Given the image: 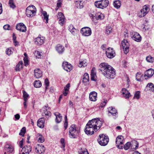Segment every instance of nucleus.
Instances as JSON below:
<instances>
[{
	"mask_svg": "<svg viewBox=\"0 0 154 154\" xmlns=\"http://www.w3.org/2000/svg\"><path fill=\"white\" fill-rule=\"evenodd\" d=\"M139 145L138 142L136 140H134L132 141V143L131 144V148L132 150H136L138 148Z\"/></svg>",
	"mask_w": 154,
	"mask_h": 154,
	"instance_id": "obj_24",
	"label": "nucleus"
},
{
	"mask_svg": "<svg viewBox=\"0 0 154 154\" xmlns=\"http://www.w3.org/2000/svg\"><path fill=\"white\" fill-rule=\"evenodd\" d=\"M140 92L139 91H138L136 92L134 96V98H136V99H138L140 97Z\"/></svg>",
	"mask_w": 154,
	"mask_h": 154,
	"instance_id": "obj_52",
	"label": "nucleus"
},
{
	"mask_svg": "<svg viewBox=\"0 0 154 154\" xmlns=\"http://www.w3.org/2000/svg\"><path fill=\"white\" fill-rule=\"evenodd\" d=\"M146 59L148 62L152 63L154 61V58L151 56H148L146 57Z\"/></svg>",
	"mask_w": 154,
	"mask_h": 154,
	"instance_id": "obj_46",
	"label": "nucleus"
},
{
	"mask_svg": "<svg viewBox=\"0 0 154 154\" xmlns=\"http://www.w3.org/2000/svg\"><path fill=\"white\" fill-rule=\"evenodd\" d=\"M9 4L10 7L12 8H14L15 7L13 0H9Z\"/></svg>",
	"mask_w": 154,
	"mask_h": 154,
	"instance_id": "obj_47",
	"label": "nucleus"
},
{
	"mask_svg": "<svg viewBox=\"0 0 154 154\" xmlns=\"http://www.w3.org/2000/svg\"><path fill=\"white\" fill-rule=\"evenodd\" d=\"M107 100H104L103 102L101 103L100 104V107L102 108H103L106 105V103Z\"/></svg>",
	"mask_w": 154,
	"mask_h": 154,
	"instance_id": "obj_57",
	"label": "nucleus"
},
{
	"mask_svg": "<svg viewBox=\"0 0 154 154\" xmlns=\"http://www.w3.org/2000/svg\"><path fill=\"white\" fill-rule=\"evenodd\" d=\"M44 119H40L37 121V125L39 127L42 128L44 127Z\"/></svg>",
	"mask_w": 154,
	"mask_h": 154,
	"instance_id": "obj_28",
	"label": "nucleus"
},
{
	"mask_svg": "<svg viewBox=\"0 0 154 154\" xmlns=\"http://www.w3.org/2000/svg\"><path fill=\"white\" fill-rule=\"evenodd\" d=\"M113 5L114 7L116 8H119L121 5V3L120 1L116 0L114 1Z\"/></svg>",
	"mask_w": 154,
	"mask_h": 154,
	"instance_id": "obj_34",
	"label": "nucleus"
},
{
	"mask_svg": "<svg viewBox=\"0 0 154 154\" xmlns=\"http://www.w3.org/2000/svg\"><path fill=\"white\" fill-rule=\"evenodd\" d=\"M56 50L60 54H62L64 51V48L62 45L60 44L57 45L56 47Z\"/></svg>",
	"mask_w": 154,
	"mask_h": 154,
	"instance_id": "obj_23",
	"label": "nucleus"
},
{
	"mask_svg": "<svg viewBox=\"0 0 154 154\" xmlns=\"http://www.w3.org/2000/svg\"><path fill=\"white\" fill-rule=\"evenodd\" d=\"M96 76V75H92L91 76V80L92 81H95V77Z\"/></svg>",
	"mask_w": 154,
	"mask_h": 154,
	"instance_id": "obj_63",
	"label": "nucleus"
},
{
	"mask_svg": "<svg viewBox=\"0 0 154 154\" xmlns=\"http://www.w3.org/2000/svg\"><path fill=\"white\" fill-rule=\"evenodd\" d=\"M23 105L24 106V107L25 109H26L27 107V100H24Z\"/></svg>",
	"mask_w": 154,
	"mask_h": 154,
	"instance_id": "obj_59",
	"label": "nucleus"
},
{
	"mask_svg": "<svg viewBox=\"0 0 154 154\" xmlns=\"http://www.w3.org/2000/svg\"><path fill=\"white\" fill-rule=\"evenodd\" d=\"M87 65L86 60H81L80 61V63L79 64V66L80 67H84Z\"/></svg>",
	"mask_w": 154,
	"mask_h": 154,
	"instance_id": "obj_35",
	"label": "nucleus"
},
{
	"mask_svg": "<svg viewBox=\"0 0 154 154\" xmlns=\"http://www.w3.org/2000/svg\"><path fill=\"white\" fill-rule=\"evenodd\" d=\"M35 152L39 154L42 153L44 152L45 151V148L44 146L41 145V146L38 145V146L35 149Z\"/></svg>",
	"mask_w": 154,
	"mask_h": 154,
	"instance_id": "obj_19",
	"label": "nucleus"
},
{
	"mask_svg": "<svg viewBox=\"0 0 154 154\" xmlns=\"http://www.w3.org/2000/svg\"><path fill=\"white\" fill-rule=\"evenodd\" d=\"M5 150L6 152H4V154H6V152L8 153H12L14 151V148L10 144H6L5 146Z\"/></svg>",
	"mask_w": 154,
	"mask_h": 154,
	"instance_id": "obj_14",
	"label": "nucleus"
},
{
	"mask_svg": "<svg viewBox=\"0 0 154 154\" xmlns=\"http://www.w3.org/2000/svg\"><path fill=\"white\" fill-rule=\"evenodd\" d=\"M108 109L109 113H111L113 116H116L118 114L117 110L112 106L109 107Z\"/></svg>",
	"mask_w": 154,
	"mask_h": 154,
	"instance_id": "obj_21",
	"label": "nucleus"
},
{
	"mask_svg": "<svg viewBox=\"0 0 154 154\" xmlns=\"http://www.w3.org/2000/svg\"><path fill=\"white\" fill-rule=\"evenodd\" d=\"M16 29L22 32H25L26 31V28L25 25L22 23L17 24L16 26Z\"/></svg>",
	"mask_w": 154,
	"mask_h": 154,
	"instance_id": "obj_12",
	"label": "nucleus"
},
{
	"mask_svg": "<svg viewBox=\"0 0 154 154\" xmlns=\"http://www.w3.org/2000/svg\"><path fill=\"white\" fill-rule=\"evenodd\" d=\"M54 115L56 117L55 119L56 122L57 123H59L61 121L62 117L60 113L59 112L54 113Z\"/></svg>",
	"mask_w": 154,
	"mask_h": 154,
	"instance_id": "obj_26",
	"label": "nucleus"
},
{
	"mask_svg": "<svg viewBox=\"0 0 154 154\" xmlns=\"http://www.w3.org/2000/svg\"><path fill=\"white\" fill-rule=\"evenodd\" d=\"M99 70L104 76L109 79H113L116 75L115 70L111 66L105 63H101L99 66Z\"/></svg>",
	"mask_w": 154,
	"mask_h": 154,
	"instance_id": "obj_2",
	"label": "nucleus"
},
{
	"mask_svg": "<svg viewBox=\"0 0 154 154\" xmlns=\"http://www.w3.org/2000/svg\"><path fill=\"white\" fill-rule=\"evenodd\" d=\"M3 28L5 30H10V26L8 24L5 25L4 26Z\"/></svg>",
	"mask_w": 154,
	"mask_h": 154,
	"instance_id": "obj_55",
	"label": "nucleus"
},
{
	"mask_svg": "<svg viewBox=\"0 0 154 154\" xmlns=\"http://www.w3.org/2000/svg\"><path fill=\"white\" fill-rule=\"evenodd\" d=\"M69 30L74 35H75V32L77 31L72 25H70L69 26Z\"/></svg>",
	"mask_w": 154,
	"mask_h": 154,
	"instance_id": "obj_32",
	"label": "nucleus"
},
{
	"mask_svg": "<svg viewBox=\"0 0 154 154\" xmlns=\"http://www.w3.org/2000/svg\"><path fill=\"white\" fill-rule=\"evenodd\" d=\"M23 140L22 139L19 142V146L20 148H22L23 144Z\"/></svg>",
	"mask_w": 154,
	"mask_h": 154,
	"instance_id": "obj_58",
	"label": "nucleus"
},
{
	"mask_svg": "<svg viewBox=\"0 0 154 154\" xmlns=\"http://www.w3.org/2000/svg\"><path fill=\"white\" fill-rule=\"evenodd\" d=\"M48 106H45L42 108V110L43 112V114H44L45 115H48V111H47V107Z\"/></svg>",
	"mask_w": 154,
	"mask_h": 154,
	"instance_id": "obj_51",
	"label": "nucleus"
},
{
	"mask_svg": "<svg viewBox=\"0 0 154 154\" xmlns=\"http://www.w3.org/2000/svg\"><path fill=\"white\" fill-rule=\"evenodd\" d=\"M146 87H149L150 88L149 90H151L152 91H154V85L152 83H150L148 84Z\"/></svg>",
	"mask_w": 154,
	"mask_h": 154,
	"instance_id": "obj_41",
	"label": "nucleus"
},
{
	"mask_svg": "<svg viewBox=\"0 0 154 154\" xmlns=\"http://www.w3.org/2000/svg\"><path fill=\"white\" fill-rule=\"evenodd\" d=\"M13 42L15 46L18 45L19 44L18 42L16 40L13 41Z\"/></svg>",
	"mask_w": 154,
	"mask_h": 154,
	"instance_id": "obj_64",
	"label": "nucleus"
},
{
	"mask_svg": "<svg viewBox=\"0 0 154 154\" xmlns=\"http://www.w3.org/2000/svg\"><path fill=\"white\" fill-rule=\"evenodd\" d=\"M146 74L148 77H151L154 74V71L152 69H149L146 71Z\"/></svg>",
	"mask_w": 154,
	"mask_h": 154,
	"instance_id": "obj_31",
	"label": "nucleus"
},
{
	"mask_svg": "<svg viewBox=\"0 0 154 154\" xmlns=\"http://www.w3.org/2000/svg\"><path fill=\"white\" fill-rule=\"evenodd\" d=\"M131 143L130 142H128L125 145L124 149L125 150L131 148Z\"/></svg>",
	"mask_w": 154,
	"mask_h": 154,
	"instance_id": "obj_43",
	"label": "nucleus"
},
{
	"mask_svg": "<svg viewBox=\"0 0 154 154\" xmlns=\"http://www.w3.org/2000/svg\"><path fill=\"white\" fill-rule=\"evenodd\" d=\"M123 49L125 54H127L129 51V44L127 40H123L122 43Z\"/></svg>",
	"mask_w": 154,
	"mask_h": 154,
	"instance_id": "obj_10",
	"label": "nucleus"
},
{
	"mask_svg": "<svg viewBox=\"0 0 154 154\" xmlns=\"http://www.w3.org/2000/svg\"><path fill=\"white\" fill-rule=\"evenodd\" d=\"M13 49L11 48H8L6 51V53L7 54L10 55L12 54L13 53Z\"/></svg>",
	"mask_w": 154,
	"mask_h": 154,
	"instance_id": "obj_42",
	"label": "nucleus"
},
{
	"mask_svg": "<svg viewBox=\"0 0 154 154\" xmlns=\"http://www.w3.org/2000/svg\"><path fill=\"white\" fill-rule=\"evenodd\" d=\"M149 11V8L148 5H146L143 6V9L140 11L141 16L143 17L145 16Z\"/></svg>",
	"mask_w": 154,
	"mask_h": 154,
	"instance_id": "obj_18",
	"label": "nucleus"
},
{
	"mask_svg": "<svg viewBox=\"0 0 154 154\" xmlns=\"http://www.w3.org/2000/svg\"><path fill=\"white\" fill-rule=\"evenodd\" d=\"M78 153L79 154H89L87 149L85 148H81V149H79Z\"/></svg>",
	"mask_w": 154,
	"mask_h": 154,
	"instance_id": "obj_37",
	"label": "nucleus"
},
{
	"mask_svg": "<svg viewBox=\"0 0 154 154\" xmlns=\"http://www.w3.org/2000/svg\"><path fill=\"white\" fill-rule=\"evenodd\" d=\"M57 17L58 19V23L61 26H63L65 23V17L64 15L61 12H58Z\"/></svg>",
	"mask_w": 154,
	"mask_h": 154,
	"instance_id": "obj_11",
	"label": "nucleus"
},
{
	"mask_svg": "<svg viewBox=\"0 0 154 154\" xmlns=\"http://www.w3.org/2000/svg\"><path fill=\"white\" fill-rule=\"evenodd\" d=\"M80 32L83 35L85 36H89L92 33L91 29L88 27L82 28L81 29Z\"/></svg>",
	"mask_w": 154,
	"mask_h": 154,
	"instance_id": "obj_7",
	"label": "nucleus"
},
{
	"mask_svg": "<svg viewBox=\"0 0 154 154\" xmlns=\"http://www.w3.org/2000/svg\"><path fill=\"white\" fill-rule=\"evenodd\" d=\"M34 75L36 78L38 79L42 77V72L39 69H36L34 70Z\"/></svg>",
	"mask_w": 154,
	"mask_h": 154,
	"instance_id": "obj_20",
	"label": "nucleus"
},
{
	"mask_svg": "<svg viewBox=\"0 0 154 154\" xmlns=\"http://www.w3.org/2000/svg\"><path fill=\"white\" fill-rule=\"evenodd\" d=\"M35 7L33 5H30L28 6L26 9V14L28 17H32L36 13Z\"/></svg>",
	"mask_w": 154,
	"mask_h": 154,
	"instance_id": "obj_6",
	"label": "nucleus"
},
{
	"mask_svg": "<svg viewBox=\"0 0 154 154\" xmlns=\"http://www.w3.org/2000/svg\"><path fill=\"white\" fill-rule=\"evenodd\" d=\"M131 33V35H133L132 38L134 40L138 42H140L141 40V38L138 33L133 32Z\"/></svg>",
	"mask_w": 154,
	"mask_h": 154,
	"instance_id": "obj_13",
	"label": "nucleus"
},
{
	"mask_svg": "<svg viewBox=\"0 0 154 154\" xmlns=\"http://www.w3.org/2000/svg\"><path fill=\"white\" fill-rule=\"evenodd\" d=\"M68 125V123L67 121V118L66 116L65 117V122L64 124V127L65 129H66L67 128Z\"/></svg>",
	"mask_w": 154,
	"mask_h": 154,
	"instance_id": "obj_49",
	"label": "nucleus"
},
{
	"mask_svg": "<svg viewBox=\"0 0 154 154\" xmlns=\"http://www.w3.org/2000/svg\"><path fill=\"white\" fill-rule=\"evenodd\" d=\"M23 97L24 100H28L29 97V94L24 90L23 91Z\"/></svg>",
	"mask_w": 154,
	"mask_h": 154,
	"instance_id": "obj_39",
	"label": "nucleus"
},
{
	"mask_svg": "<svg viewBox=\"0 0 154 154\" xmlns=\"http://www.w3.org/2000/svg\"><path fill=\"white\" fill-rule=\"evenodd\" d=\"M122 95L125 97V98H128L130 96V93L125 88H123L122 90Z\"/></svg>",
	"mask_w": 154,
	"mask_h": 154,
	"instance_id": "obj_25",
	"label": "nucleus"
},
{
	"mask_svg": "<svg viewBox=\"0 0 154 154\" xmlns=\"http://www.w3.org/2000/svg\"><path fill=\"white\" fill-rule=\"evenodd\" d=\"M97 93L95 91L91 92L89 94V99L90 100L95 101L96 100Z\"/></svg>",
	"mask_w": 154,
	"mask_h": 154,
	"instance_id": "obj_22",
	"label": "nucleus"
},
{
	"mask_svg": "<svg viewBox=\"0 0 154 154\" xmlns=\"http://www.w3.org/2000/svg\"><path fill=\"white\" fill-rule=\"evenodd\" d=\"M97 140L100 145L105 146L107 144L109 141V139L108 136H106L103 134H101L99 135Z\"/></svg>",
	"mask_w": 154,
	"mask_h": 154,
	"instance_id": "obj_5",
	"label": "nucleus"
},
{
	"mask_svg": "<svg viewBox=\"0 0 154 154\" xmlns=\"http://www.w3.org/2000/svg\"><path fill=\"white\" fill-rule=\"evenodd\" d=\"M68 91H68V90L66 91L65 90H64V91H63V95L64 96H66L68 94Z\"/></svg>",
	"mask_w": 154,
	"mask_h": 154,
	"instance_id": "obj_62",
	"label": "nucleus"
},
{
	"mask_svg": "<svg viewBox=\"0 0 154 154\" xmlns=\"http://www.w3.org/2000/svg\"><path fill=\"white\" fill-rule=\"evenodd\" d=\"M63 69L67 72H70L72 69V66L70 64L66 62H63L62 64Z\"/></svg>",
	"mask_w": 154,
	"mask_h": 154,
	"instance_id": "obj_16",
	"label": "nucleus"
},
{
	"mask_svg": "<svg viewBox=\"0 0 154 154\" xmlns=\"http://www.w3.org/2000/svg\"><path fill=\"white\" fill-rule=\"evenodd\" d=\"M106 54V56L109 58H112L116 55L115 51L112 48H109L107 49Z\"/></svg>",
	"mask_w": 154,
	"mask_h": 154,
	"instance_id": "obj_9",
	"label": "nucleus"
},
{
	"mask_svg": "<svg viewBox=\"0 0 154 154\" xmlns=\"http://www.w3.org/2000/svg\"><path fill=\"white\" fill-rule=\"evenodd\" d=\"M37 138L38 142L42 143L44 141V139L42 136L39 134H37Z\"/></svg>",
	"mask_w": 154,
	"mask_h": 154,
	"instance_id": "obj_38",
	"label": "nucleus"
},
{
	"mask_svg": "<svg viewBox=\"0 0 154 154\" xmlns=\"http://www.w3.org/2000/svg\"><path fill=\"white\" fill-rule=\"evenodd\" d=\"M23 60L24 63V65L25 66H27L28 65V60L27 57H25L23 58Z\"/></svg>",
	"mask_w": 154,
	"mask_h": 154,
	"instance_id": "obj_54",
	"label": "nucleus"
},
{
	"mask_svg": "<svg viewBox=\"0 0 154 154\" xmlns=\"http://www.w3.org/2000/svg\"><path fill=\"white\" fill-rule=\"evenodd\" d=\"M44 85L45 88V91H46L48 89V78H46L45 80Z\"/></svg>",
	"mask_w": 154,
	"mask_h": 154,
	"instance_id": "obj_50",
	"label": "nucleus"
},
{
	"mask_svg": "<svg viewBox=\"0 0 154 154\" xmlns=\"http://www.w3.org/2000/svg\"><path fill=\"white\" fill-rule=\"evenodd\" d=\"M61 4L62 3L60 1H58L57 3V7L59 8V7H60Z\"/></svg>",
	"mask_w": 154,
	"mask_h": 154,
	"instance_id": "obj_60",
	"label": "nucleus"
},
{
	"mask_svg": "<svg viewBox=\"0 0 154 154\" xmlns=\"http://www.w3.org/2000/svg\"><path fill=\"white\" fill-rule=\"evenodd\" d=\"M70 87V84L68 83L64 88V90L69 91Z\"/></svg>",
	"mask_w": 154,
	"mask_h": 154,
	"instance_id": "obj_56",
	"label": "nucleus"
},
{
	"mask_svg": "<svg viewBox=\"0 0 154 154\" xmlns=\"http://www.w3.org/2000/svg\"><path fill=\"white\" fill-rule=\"evenodd\" d=\"M23 61H20L15 67V69L16 71H20V69H22L23 68Z\"/></svg>",
	"mask_w": 154,
	"mask_h": 154,
	"instance_id": "obj_33",
	"label": "nucleus"
},
{
	"mask_svg": "<svg viewBox=\"0 0 154 154\" xmlns=\"http://www.w3.org/2000/svg\"><path fill=\"white\" fill-rule=\"evenodd\" d=\"M91 16L93 18L95 17L97 20H103L104 18V15L103 14L98 12L95 14H91Z\"/></svg>",
	"mask_w": 154,
	"mask_h": 154,
	"instance_id": "obj_17",
	"label": "nucleus"
},
{
	"mask_svg": "<svg viewBox=\"0 0 154 154\" xmlns=\"http://www.w3.org/2000/svg\"><path fill=\"white\" fill-rule=\"evenodd\" d=\"M142 76V75L140 73L137 72L136 75V79L139 81H141V77Z\"/></svg>",
	"mask_w": 154,
	"mask_h": 154,
	"instance_id": "obj_48",
	"label": "nucleus"
},
{
	"mask_svg": "<svg viewBox=\"0 0 154 154\" xmlns=\"http://www.w3.org/2000/svg\"><path fill=\"white\" fill-rule=\"evenodd\" d=\"M15 118L17 120H18L20 118V116L18 114H16L15 115Z\"/></svg>",
	"mask_w": 154,
	"mask_h": 154,
	"instance_id": "obj_61",
	"label": "nucleus"
},
{
	"mask_svg": "<svg viewBox=\"0 0 154 154\" xmlns=\"http://www.w3.org/2000/svg\"><path fill=\"white\" fill-rule=\"evenodd\" d=\"M109 4L108 0H101L95 2L94 4L97 8L103 9L107 7Z\"/></svg>",
	"mask_w": 154,
	"mask_h": 154,
	"instance_id": "obj_4",
	"label": "nucleus"
},
{
	"mask_svg": "<svg viewBox=\"0 0 154 154\" xmlns=\"http://www.w3.org/2000/svg\"><path fill=\"white\" fill-rule=\"evenodd\" d=\"M103 122L99 119H94L89 120L86 124L85 132L88 135L94 134V132H96L100 128Z\"/></svg>",
	"mask_w": 154,
	"mask_h": 154,
	"instance_id": "obj_1",
	"label": "nucleus"
},
{
	"mask_svg": "<svg viewBox=\"0 0 154 154\" xmlns=\"http://www.w3.org/2000/svg\"><path fill=\"white\" fill-rule=\"evenodd\" d=\"M112 31V29L110 26H108L106 27L105 30L106 34L108 35L109 34L111 33Z\"/></svg>",
	"mask_w": 154,
	"mask_h": 154,
	"instance_id": "obj_40",
	"label": "nucleus"
},
{
	"mask_svg": "<svg viewBox=\"0 0 154 154\" xmlns=\"http://www.w3.org/2000/svg\"><path fill=\"white\" fill-rule=\"evenodd\" d=\"M124 137L122 135L118 136L116 138V142L117 144V147L120 149L123 148V146L120 145L123 144L124 143Z\"/></svg>",
	"mask_w": 154,
	"mask_h": 154,
	"instance_id": "obj_8",
	"label": "nucleus"
},
{
	"mask_svg": "<svg viewBox=\"0 0 154 154\" xmlns=\"http://www.w3.org/2000/svg\"><path fill=\"white\" fill-rule=\"evenodd\" d=\"M35 42L36 44L38 45H41L44 43V41L40 37H38L35 39Z\"/></svg>",
	"mask_w": 154,
	"mask_h": 154,
	"instance_id": "obj_29",
	"label": "nucleus"
},
{
	"mask_svg": "<svg viewBox=\"0 0 154 154\" xmlns=\"http://www.w3.org/2000/svg\"><path fill=\"white\" fill-rule=\"evenodd\" d=\"M89 80V76L88 74L85 73L84 74L82 82L85 85L86 84Z\"/></svg>",
	"mask_w": 154,
	"mask_h": 154,
	"instance_id": "obj_27",
	"label": "nucleus"
},
{
	"mask_svg": "<svg viewBox=\"0 0 154 154\" xmlns=\"http://www.w3.org/2000/svg\"><path fill=\"white\" fill-rule=\"evenodd\" d=\"M69 135L71 138H75L80 132L79 129L74 124L72 125L69 128Z\"/></svg>",
	"mask_w": 154,
	"mask_h": 154,
	"instance_id": "obj_3",
	"label": "nucleus"
},
{
	"mask_svg": "<svg viewBox=\"0 0 154 154\" xmlns=\"http://www.w3.org/2000/svg\"><path fill=\"white\" fill-rule=\"evenodd\" d=\"M41 13L43 14L44 17L43 18V20H45V22L46 23H47L48 22V15H47V12L42 9Z\"/></svg>",
	"mask_w": 154,
	"mask_h": 154,
	"instance_id": "obj_30",
	"label": "nucleus"
},
{
	"mask_svg": "<svg viewBox=\"0 0 154 154\" xmlns=\"http://www.w3.org/2000/svg\"><path fill=\"white\" fill-rule=\"evenodd\" d=\"M34 55L38 58H40L41 57V54L40 52L38 51H35L34 53Z\"/></svg>",
	"mask_w": 154,
	"mask_h": 154,
	"instance_id": "obj_44",
	"label": "nucleus"
},
{
	"mask_svg": "<svg viewBox=\"0 0 154 154\" xmlns=\"http://www.w3.org/2000/svg\"><path fill=\"white\" fill-rule=\"evenodd\" d=\"M65 140L63 138H61L60 140V142L61 143V147L62 148H63V150H64V148H65Z\"/></svg>",
	"mask_w": 154,
	"mask_h": 154,
	"instance_id": "obj_53",
	"label": "nucleus"
},
{
	"mask_svg": "<svg viewBox=\"0 0 154 154\" xmlns=\"http://www.w3.org/2000/svg\"><path fill=\"white\" fill-rule=\"evenodd\" d=\"M26 132V128L25 127H23L21 130L20 133L19 134L20 135L22 136H24V134Z\"/></svg>",
	"mask_w": 154,
	"mask_h": 154,
	"instance_id": "obj_45",
	"label": "nucleus"
},
{
	"mask_svg": "<svg viewBox=\"0 0 154 154\" xmlns=\"http://www.w3.org/2000/svg\"><path fill=\"white\" fill-rule=\"evenodd\" d=\"M31 147L29 146H25L21 151L22 154H29L31 151Z\"/></svg>",
	"mask_w": 154,
	"mask_h": 154,
	"instance_id": "obj_15",
	"label": "nucleus"
},
{
	"mask_svg": "<svg viewBox=\"0 0 154 154\" xmlns=\"http://www.w3.org/2000/svg\"><path fill=\"white\" fill-rule=\"evenodd\" d=\"M42 83L39 80H36L34 82V86L35 88H40L42 86Z\"/></svg>",
	"mask_w": 154,
	"mask_h": 154,
	"instance_id": "obj_36",
	"label": "nucleus"
}]
</instances>
